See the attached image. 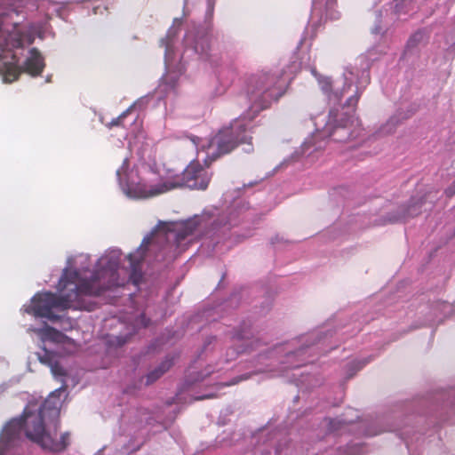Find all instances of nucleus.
Segmentation results:
<instances>
[{"label": "nucleus", "mask_w": 455, "mask_h": 455, "mask_svg": "<svg viewBox=\"0 0 455 455\" xmlns=\"http://www.w3.org/2000/svg\"><path fill=\"white\" fill-rule=\"evenodd\" d=\"M150 243L149 236L144 237L140 246L125 257L129 262L127 267L121 264L122 251L115 247L106 250L92 268L89 254L68 257L57 286L60 296L50 291L38 292L24 306V311L56 322L63 318L61 313L68 308L92 310V305L86 301L87 297L123 285L126 279L138 283L141 277L140 264Z\"/></svg>", "instance_id": "nucleus-1"}, {"label": "nucleus", "mask_w": 455, "mask_h": 455, "mask_svg": "<svg viewBox=\"0 0 455 455\" xmlns=\"http://www.w3.org/2000/svg\"><path fill=\"white\" fill-rule=\"evenodd\" d=\"M190 140L197 150V162H191L182 172L165 166L143 165L140 169L132 168L129 158L125 157L116 172L123 194L130 199L142 200L158 196L183 186L205 189L209 180L204 176V171L199 161L208 165L228 152V131L222 129L209 140L198 137H191Z\"/></svg>", "instance_id": "nucleus-2"}, {"label": "nucleus", "mask_w": 455, "mask_h": 455, "mask_svg": "<svg viewBox=\"0 0 455 455\" xmlns=\"http://www.w3.org/2000/svg\"><path fill=\"white\" fill-rule=\"evenodd\" d=\"M23 0H0V76L4 83H12L24 72L31 76L41 75L44 60L36 48H27L36 36L44 38L45 27L33 24L28 28L20 26L13 15L18 16L15 6L9 12L4 4H15Z\"/></svg>", "instance_id": "nucleus-3"}, {"label": "nucleus", "mask_w": 455, "mask_h": 455, "mask_svg": "<svg viewBox=\"0 0 455 455\" xmlns=\"http://www.w3.org/2000/svg\"><path fill=\"white\" fill-rule=\"evenodd\" d=\"M51 419L36 409V404L29 403L22 418H13L4 426L0 433V455H21L23 427L26 436L43 449L55 452L64 451L69 443V434L63 433L58 437L56 429L53 433L46 430L45 422Z\"/></svg>", "instance_id": "nucleus-4"}, {"label": "nucleus", "mask_w": 455, "mask_h": 455, "mask_svg": "<svg viewBox=\"0 0 455 455\" xmlns=\"http://www.w3.org/2000/svg\"><path fill=\"white\" fill-rule=\"evenodd\" d=\"M28 331L36 334L42 343L41 351L36 353L39 362L49 366L53 377L62 382L61 387L52 391L40 407H36L48 419H54L60 414L63 402L61 395L66 392L64 377L67 370L62 363L65 356L77 351L78 346L74 339L48 325L43 328L30 327Z\"/></svg>", "instance_id": "nucleus-5"}, {"label": "nucleus", "mask_w": 455, "mask_h": 455, "mask_svg": "<svg viewBox=\"0 0 455 455\" xmlns=\"http://www.w3.org/2000/svg\"><path fill=\"white\" fill-rule=\"evenodd\" d=\"M176 36L177 30L173 26L168 30L165 39L162 40V44L165 46L166 72L162 77L158 90L164 93H169L175 90L179 78L185 70L184 63L187 60L194 58L208 60L212 50L210 36L203 30L192 29L186 33L182 52L177 50L179 42Z\"/></svg>", "instance_id": "nucleus-6"}, {"label": "nucleus", "mask_w": 455, "mask_h": 455, "mask_svg": "<svg viewBox=\"0 0 455 455\" xmlns=\"http://www.w3.org/2000/svg\"><path fill=\"white\" fill-rule=\"evenodd\" d=\"M287 83L281 71L260 70L247 80L246 92L251 102L245 117L250 121L277 102L286 92Z\"/></svg>", "instance_id": "nucleus-7"}, {"label": "nucleus", "mask_w": 455, "mask_h": 455, "mask_svg": "<svg viewBox=\"0 0 455 455\" xmlns=\"http://www.w3.org/2000/svg\"><path fill=\"white\" fill-rule=\"evenodd\" d=\"M225 215L221 214L217 207H209L201 214L184 221L160 223L152 232L153 240L157 243L165 240L167 243L179 247L181 242L194 235L198 228L207 225L210 221L220 225L225 222Z\"/></svg>", "instance_id": "nucleus-8"}, {"label": "nucleus", "mask_w": 455, "mask_h": 455, "mask_svg": "<svg viewBox=\"0 0 455 455\" xmlns=\"http://www.w3.org/2000/svg\"><path fill=\"white\" fill-rule=\"evenodd\" d=\"M134 106L135 104L123 112L118 117L113 119L109 125L127 127L128 133L125 138L129 140L128 147L130 150H137L138 153H140L144 148L145 134L142 131V122L137 116L132 113Z\"/></svg>", "instance_id": "nucleus-9"}, {"label": "nucleus", "mask_w": 455, "mask_h": 455, "mask_svg": "<svg viewBox=\"0 0 455 455\" xmlns=\"http://www.w3.org/2000/svg\"><path fill=\"white\" fill-rule=\"evenodd\" d=\"M431 193L419 196H412L408 205L403 210V219L413 218L421 213L422 207L427 202V196H430Z\"/></svg>", "instance_id": "nucleus-10"}, {"label": "nucleus", "mask_w": 455, "mask_h": 455, "mask_svg": "<svg viewBox=\"0 0 455 455\" xmlns=\"http://www.w3.org/2000/svg\"><path fill=\"white\" fill-rule=\"evenodd\" d=\"M238 128H243V134L241 136H237L235 140L229 138V152L236 148L239 144L247 143L248 145L251 146L252 138L248 135L247 128L244 124H242V121L235 122L229 127V129L232 131V133L234 132L235 129Z\"/></svg>", "instance_id": "nucleus-11"}, {"label": "nucleus", "mask_w": 455, "mask_h": 455, "mask_svg": "<svg viewBox=\"0 0 455 455\" xmlns=\"http://www.w3.org/2000/svg\"><path fill=\"white\" fill-rule=\"evenodd\" d=\"M172 365V361L171 359H166L164 362H162L157 368H156L154 371H150L147 375V384H150L156 381L164 372H166L171 368Z\"/></svg>", "instance_id": "nucleus-12"}, {"label": "nucleus", "mask_w": 455, "mask_h": 455, "mask_svg": "<svg viewBox=\"0 0 455 455\" xmlns=\"http://www.w3.org/2000/svg\"><path fill=\"white\" fill-rule=\"evenodd\" d=\"M349 129L346 125L336 126L333 131L330 133L331 137L336 141H345L349 138Z\"/></svg>", "instance_id": "nucleus-13"}, {"label": "nucleus", "mask_w": 455, "mask_h": 455, "mask_svg": "<svg viewBox=\"0 0 455 455\" xmlns=\"http://www.w3.org/2000/svg\"><path fill=\"white\" fill-rule=\"evenodd\" d=\"M336 3V0H314L313 1V10L315 12H319L320 13L326 12L328 10L331 9Z\"/></svg>", "instance_id": "nucleus-14"}, {"label": "nucleus", "mask_w": 455, "mask_h": 455, "mask_svg": "<svg viewBox=\"0 0 455 455\" xmlns=\"http://www.w3.org/2000/svg\"><path fill=\"white\" fill-rule=\"evenodd\" d=\"M423 39V34L421 32L414 33L408 40V47H415Z\"/></svg>", "instance_id": "nucleus-15"}, {"label": "nucleus", "mask_w": 455, "mask_h": 455, "mask_svg": "<svg viewBox=\"0 0 455 455\" xmlns=\"http://www.w3.org/2000/svg\"><path fill=\"white\" fill-rule=\"evenodd\" d=\"M361 94H362V91L360 90H357L355 94L351 96L350 98L347 99V102H346V105L347 107H355L358 103V100L361 97Z\"/></svg>", "instance_id": "nucleus-16"}, {"label": "nucleus", "mask_w": 455, "mask_h": 455, "mask_svg": "<svg viewBox=\"0 0 455 455\" xmlns=\"http://www.w3.org/2000/svg\"><path fill=\"white\" fill-rule=\"evenodd\" d=\"M134 324L138 328L145 327L148 324V320L146 319L144 315H140V317L135 319Z\"/></svg>", "instance_id": "nucleus-17"}, {"label": "nucleus", "mask_w": 455, "mask_h": 455, "mask_svg": "<svg viewBox=\"0 0 455 455\" xmlns=\"http://www.w3.org/2000/svg\"><path fill=\"white\" fill-rule=\"evenodd\" d=\"M445 194L448 197H451L455 195V180L445 189Z\"/></svg>", "instance_id": "nucleus-18"}, {"label": "nucleus", "mask_w": 455, "mask_h": 455, "mask_svg": "<svg viewBox=\"0 0 455 455\" xmlns=\"http://www.w3.org/2000/svg\"><path fill=\"white\" fill-rule=\"evenodd\" d=\"M364 86L370 83V76L368 73H363Z\"/></svg>", "instance_id": "nucleus-19"}, {"label": "nucleus", "mask_w": 455, "mask_h": 455, "mask_svg": "<svg viewBox=\"0 0 455 455\" xmlns=\"http://www.w3.org/2000/svg\"><path fill=\"white\" fill-rule=\"evenodd\" d=\"M211 397H213V395H205L204 396H201L200 399H204V398H211Z\"/></svg>", "instance_id": "nucleus-20"}, {"label": "nucleus", "mask_w": 455, "mask_h": 455, "mask_svg": "<svg viewBox=\"0 0 455 455\" xmlns=\"http://www.w3.org/2000/svg\"><path fill=\"white\" fill-rule=\"evenodd\" d=\"M67 325L68 328H72V323L69 320H67Z\"/></svg>", "instance_id": "nucleus-21"}, {"label": "nucleus", "mask_w": 455, "mask_h": 455, "mask_svg": "<svg viewBox=\"0 0 455 455\" xmlns=\"http://www.w3.org/2000/svg\"><path fill=\"white\" fill-rule=\"evenodd\" d=\"M174 23H178L179 25L180 24V21L179 20H174Z\"/></svg>", "instance_id": "nucleus-22"}, {"label": "nucleus", "mask_w": 455, "mask_h": 455, "mask_svg": "<svg viewBox=\"0 0 455 455\" xmlns=\"http://www.w3.org/2000/svg\"><path fill=\"white\" fill-rule=\"evenodd\" d=\"M237 339H243V336H240V335H238V336H237Z\"/></svg>", "instance_id": "nucleus-23"}, {"label": "nucleus", "mask_w": 455, "mask_h": 455, "mask_svg": "<svg viewBox=\"0 0 455 455\" xmlns=\"http://www.w3.org/2000/svg\"><path fill=\"white\" fill-rule=\"evenodd\" d=\"M185 2L187 3V2H188V0H185Z\"/></svg>", "instance_id": "nucleus-24"}]
</instances>
